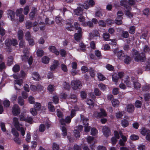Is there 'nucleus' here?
<instances>
[{"instance_id":"obj_1","label":"nucleus","mask_w":150,"mask_h":150,"mask_svg":"<svg viewBox=\"0 0 150 150\" xmlns=\"http://www.w3.org/2000/svg\"><path fill=\"white\" fill-rule=\"evenodd\" d=\"M120 5L124 6L125 14L129 18H131L133 16L132 14L130 12L131 10L130 6H128V2L126 0H121L120 1Z\"/></svg>"},{"instance_id":"obj_2","label":"nucleus","mask_w":150,"mask_h":150,"mask_svg":"<svg viewBox=\"0 0 150 150\" xmlns=\"http://www.w3.org/2000/svg\"><path fill=\"white\" fill-rule=\"evenodd\" d=\"M132 53L136 61L143 62L145 60V57L143 53H142V55L141 56V54L138 52V51L134 49L133 50Z\"/></svg>"},{"instance_id":"obj_3","label":"nucleus","mask_w":150,"mask_h":150,"mask_svg":"<svg viewBox=\"0 0 150 150\" xmlns=\"http://www.w3.org/2000/svg\"><path fill=\"white\" fill-rule=\"evenodd\" d=\"M123 15V13L122 11H119L117 14V17L115 20V22L116 24L120 25L122 23V20L123 18L122 16Z\"/></svg>"},{"instance_id":"obj_4","label":"nucleus","mask_w":150,"mask_h":150,"mask_svg":"<svg viewBox=\"0 0 150 150\" xmlns=\"http://www.w3.org/2000/svg\"><path fill=\"white\" fill-rule=\"evenodd\" d=\"M5 45L7 47H9L12 45L15 46L18 44L17 41L15 39H6L5 40Z\"/></svg>"},{"instance_id":"obj_5","label":"nucleus","mask_w":150,"mask_h":150,"mask_svg":"<svg viewBox=\"0 0 150 150\" xmlns=\"http://www.w3.org/2000/svg\"><path fill=\"white\" fill-rule=\"evenodd\" d=\"M100 112H95L94 114V116L96 118H101L107 116V114L105 111L103 109H100Z\"/></svg>"},{"instance_id":"obj_6","label":"nucleus","mask_w":150,"mask_h":150,"mask_svg":"<svg viewBox=\"0 0 150 150\" xmlns=\"http://www.w3.org/2000/svg\"><path fill=\"white\" fill-rule=\"evenodd\" d=\"M71 85L73 89L76 90L78 87L81 86V81L78 80H74L71 82Z\"/></svg>"},{"instance_id":"obj_7","label":"nucleus","mask_w":150,"mask_h":150,"mask_svg":"<svg viewBox=\"0 0 150 150\" xmlns=\"http://www.w3.org/2000/svg\"><path fill=\"white\" fill-rule=\"evenodd\" d=\"M12 112L14 116L18 115L20 113V110L19 106L17 104H15L12 108Z\"/></svg>"},{"instance_id":"obj_8","label":"nucleus","mask_w":150,"mask_h":150,"mask_svg":"<svg viewBox=\"0 0 150 150\" xmlns=\"http://www.w3.org/2000/svg\"><path fill=\"white\" fill-rule=\"evenodd\" d=\"M122 81H123L127 87H131L132 84L130 81V79L128 76H127L124 79H122Z\"/></svg>"},{"instance_id":"obj_9","label":"nucleus","mask_w":150,"mask_h":150,"mask_svg":"<svg viewBox=\"0 0 150 150\" xmlns=\"http://www.w3.org/2000/svg\"><path fill=\"white\" fill-rule=\"evenodd\" d=\"M72 118L71 117L68 116L66 117L65 119H62L60 120L61 124L62 125H64L66 123H70Z\"/></svg>"},{"instance_id":"obj_10","label":"nucleus","mask_w":150,"mask_h":150,"mask_svg":"<svg viewBox=\"0 0 150 150\" xmlns=\"http://www.w3.org/2000/svg\"><path fill=\"white\" fill-rule=\"evenodd\" d=\"M102 132L103 134L106 137L110 135L111 133L108 128L106 126L103 127Z\"/></svg>"},{"instance_id":"obj_11","label":"nucleus","mask_w":150,"mask_h":150,"mask_svg":"<svg viewBox=\"0 0 150 150\" xmlns=\"http://www.w3.org/2000/svg\"><path fill=\"white\" fill-rule=\"evenodd\" d=\"M7 13L8 15V17L10 18L11 19V21H13L14 20L15 16V12L13 11L9 10H7Z\"/></svg>"},{"instance_id":"obj_12","label":"nucleus","mask_w":150,"mask_h":150,"mask_svg":"<svg viewBox=\"0 0 150 150\" xmlns=\"http://www.w3.org/2000/svg\"><path fill=\"white\" fill-rule=\"evenodd\" d=\"M59 63L58 61L57 60H54L53 63L50 67V69L52 71H54L55 69L57 68L59 66Z\"/></svg>"},{"instance_id":"obj_13","label":"nucleus","mask_w":150,"mask_h":150,"mask_svg":"<svg viewBox=\"0 0 150 150\" xmlns=\"http://www.w3.org/2000/svg\"><path fill=\"white\" fill-rule=\"evenodd\" d=\"M83 13V9L80 7L77 8L74 11V13L76 15L80 16Z\"/></svg>"},{"instance_id":"obj_14","label":"nucleus","mask_w":150,"mask_h":150,"mask_svg":"<svg viewBox=\"0 0 150 150\" xmlns=\"http://www.w3.org/2000/svg\"><path fill=\"white\" fill-rule=\"evenodd\" d=\"M140 132L144 136L150 133V130L144 127L140 129Z\"/></svg>"},{"instance_id":"obj_15","label":"nucleus","mask_w":150,"mask_h":150,"mask_svg":"<svg viewBox=\"0 0 150 150\" xmlns=\"http://www.w3.org/2000/svg\"><path fill=\"white\" fill-rule=\"evenodd\" d=\"M127 110L128 112L129 113L133 112L134 109V108L133 105L129 104L127 105L126 107Z\"/></svg>"},{"instance_id":"obj_16","label":"nucleus","mask_w":150,"mask_h":150,"mask_svg":"<svg viewBox=\"0 0 150 150\" xmlns=\"http://www.w3.org/2000/svg\"><path fill=\"white\" fill-rule=\"evenodd\" d=\"M13 122L16 128H18L20 126H22V125L19 122L18 120L17 117H14L13 119Z\"/></svg>"},{"instance_id":"obj_17","label":"nucleus","mask_w":150,"mask_h":150,"mask_svg":"<svg viewBox=\"0 0 150 150\" xmlns=\"http://www.w3.org/2000/svg\"><path fill=\"white\" fill-rule=\"evenodd\" d=\"M114 53L116 54L117 56L118 59H121L122 57L124 56V53L122 50L119 51L117 52H116L115 51H114Z\"/></svg>"},{"instance_id":"obj_18","label":"nucleus","mask_w":150,"mask_h":150,"mask_svg":"<svg viewBox=\"0 0 150 150\" xmlns=\"http://www.w3.org/2000/svg\"><path fill=\"white\" fill-rule=\"evenodd\" d=\"M87 142L90 144L93 145L95 144L96 142V140L94 138L91 136H88L87 138Z\"/></svg>"},{"instance_id":"obj_19","label":"nucleus","mask_w":150,"mask_h":150,"mask_svg":"<svg viewBox=\"0 0 150 150\" xmlns=\"http://www.w3.org/2000/svg\"><path fill=\"white\" fill-rule=\"evenodd\" d=\"M33 78L34 80L37 81H39L41 79L40 76L38 73L36 72L33 73Z\"/></svg>"},{"instance_id":"obj_20","label":"nucleus","mask_w":150,"mask_h":150,"mask_svg":"<svg viewBox=\"0 0 150 150\" xmlns=\"http://www.w3.org/2000/svg\"><path fill=\"white\" fill-rule=\"evenodd\" d=\"M49 50L54 53L55 54L58 55L59 54V52L57 50L55 47L54 46H50L49 47Z\"/></svg>"},{"instance_id":"obj_21","label":"nucleus","mask_w":150,"mask_h":150,"mask_svg":"<svg viewBox=\"0 0 150 150\" xmlns=\"http://www.w3.org/2000/svg\"><path fill=\"white\" fill-rule=\"evenodd\" d=\"M112 81L114 82L116 84L119 79V77L117 74L114 73L112 76Z\"/></svg>"},{"instance_id":"obj_22","label":"nucleus","mask_w":150,"mask_h":150,"mask_svg":"<svg viewBox=\"0 0 150 150\" xmlns=\"http://www.w3.org/2000/svg\"><path fill=\"white\" fill-rule=\"evenodd\" d=\"M82 32H78L77 33H76L74 35V39L75 40L77 41L80 40L81 38V34Z\"/></svg>"},{"instance_id":"obj_23","label":"nucleus","mask_w":150,"mask_h":150,"mask_svg":"<svg viewBox=\"0 0 150 150\" xmlns=\"http://www.w3.org/2000/svg\"><path fill=\"white\" fill-rule=\"evenodd\" d=\"M124 63L127 64H129L131 60L130 57L127 55L124 56Z\"/></svg>"},{"instance_id":"obj_24","label":"nucleus","mask_w":150,"mask_h":150,"mask_svg":"<svg viewBox=\"0 0 150 150\" xmlns=\"http://www.w3.org/2000/svg\"><path fill=\"white\" fill-rule=\"evenodd\" d=\"M18 37L19 40H22L23 37V31L21 30H19L18 31Z\"/></svg>"},{"instance_id":"obj_25","label":"nucleus","mask_w":150,"mask_h":150,"mask_svg":"<svg viewBox=\"0 0 150 150\" xmlns=\"http://www.w3.org/2000/svg\"><path fill=\"white\" fill-rule=\"evenodd\" d=\"M70 100L72 103H75L77 101V97L75 95H71L70 97Z\"/></svg>"},{"instance_id":"obj_26","label":"nucleus","mask_w":150,"mask_h":150,"mask_svg":"<svg viewBox=\"0 0 150 150\" xmlns=\"http://www.w3.org/2000/svg\"><path fill=\"white\" fill-rule=\"evenodd\" d=\"M24 55L22 56V60L23 61L24 59H28L29 57V53L27 50H24L23 51Z\"/></svg>"},{"instance_id":"obj_27","label":"nucleus","mask_w":150,"mask_h":150,"mask_svg":"<svg viewBox=\"0 0 150 150\" xmlns=\"http://www.w3.org/2000/svg\"><path fill=\"white\" fill-rule=\"evenodd\" d=\"M20 70V66L18 64H15L12 68V70L14 72H18Z\"/></svg>"},{"instance_id":"obj_28","label":"nucleus","mask_w":150,"mask_h":150,"mask_svg":"<svg viewBox=\"0 0 150 150\" xmlns=\"http://www.w3.org/2000/svg\"><path fill=\"white\" fill-rule=\"evenodd\" d=\"M24 100L21 96H19L18 98V103L21 106L24 105Z\"/></svg>"},{"instance_id":"obj_29","label":"nucleus","mask_w":150,"mask_h":150,"mask_svg":"<svg viewBox=\"0 0 150 150\" xmlns=\"http://www.w3.org/2000/svg\"><path fill=\"white\" fill-rule=\"evenodd\" d=\"M16 129L18 131H20L21 134L22 136H23L25 135V132L23 127H21L20 126L18 127V128H17Z\"/></svg>"},{"instance_id":"obj_30","label":"nucleus","mask_w":150,"mask_h":150,"mask_svg":"<svg viewBox=\"0 0 150 150\" xmlns=\"http://www.w3.org/2000/svg\"><path fill=\"white\" fill-rule=\"evenodd\" d=\"M44 54L43 51L41 49H38L36 51V54L38 57H41Z\"/></svg>"},{"instance_id":"obj_31","label":"nucleus","mask_w":150,"mask_h":150,"mask_svg":"<svg viewBox=\"0 0 150 150\" xmlns=\"http://www.w3.org/2000/svg\"><path fill=\"white\" fill-rule=\"evenodd\" d=\"M54 85L50 84L47 87V90L50 93H52L54 91Z\"/></svg>"},{"instance_id":"obj_32","label":"nucleus","mask_w":150,"mask_h":150,"mask_svg":"<svg viewBox=\"0 0 150 150\" xmlns=\"http://www.w3.org/2000/svg\"><path fill=\"white\" fill-rule=\"evenodd\" d=\"M82 25L83 26H88L89 27L91 28L93 27V24L91 22L89 21L86 22H84L82 23Z\"/></svg>"},{"instance_id":"obj_33","label":"nucleus","mask_w":150,"mask_h":150,"mask_svg":"<svg viewBox=\"0 0 150 150\" xmlns=\"http://www.w3.org/2000/svg\"><path fill=\"white\" fill-rule=\"evenodd\" d=\"M11 132L15 137H18L19 136V133L15 128H12L11 129Z\"/></svg>"},{"instance_id":"obj_34","label":"nucleus","mask_w":150,"mask_h":150,"mask_svg":"<svg viewBox=\"0 0 150 150\" xmlns=\"http://www.w3.org/2000/svg\"><path fill=\"white\" fill-rule=\"evenodd\" d=\"M25 27L28 29H30L33 26L32 23L30 21H27L25 24Z\"/></svg>"},{"instance_id":"obj_35","label":"nucleus","mask_w":150,"mask_h":150,"mask_svg":"<svg viewBox=\"0 0 150 150\" xmlns=\"http://www.w3.org/2000/svg\"><path fill=\"white\" fill-rule=\"evenodd\" d=\"M112 105L114 107H115L119 105L120 102L119 100L117 99H113L112 100Z\"/></svg>"},{"instance_id":"obj_36","label":"nucleus","mask_w":150,"mask_h":150,"mask_svg":"<svg viewBox=\"0 0 150 150\" xmlns=\"http://www.w3.org/2000/svg\"><path fill=\"white\" fill-rule=\"evenodd\" d=\"M74 25L75 29L78 30V32L81 33L82 32L81 28L79 27V25L78 23L77 22H75Z\"/></svg>"},{"instance_id":"obj_37","label":"nucleus","mask_w":150,"mask_h":150,"mask_svg":"<svg viewBox=\"0 0 150 150\" xmlns=\"http://www.w3.org/2000/svg\"><path fill=\"white\" fill-rule=\"evenodd\" d=\"M97 77L99 80L103 81L105 79V77L101 73H98L97 74Z\"/></svg>"},{"instance_id":"obj_38","label":"nucleus","mask_w":150,"mask_h":150,"mask_svg":"<svg viewBox=\"0 0 150 150\" xmlns=\"http://www.w3.org/2000/svg\"><path fill=\"white\" fill-rule=\"evenodd\" d=\"M52 149L53 150H59V146L57 143H53L52 144Z\"/></svg>"},{"instance_id":"obj_39","label":"nucleus","mask_w":150,"mask_h":150,"mask_svg":"<svg viewBox=\"0 0 150 150\" xmlns=\"http://www.w3.org/2000/svg\"><path fill=\"white\" fill-rule=\"evenodd\" d=\"M33 121V119L32 117L27 116L26 117L25 122L31 124Z\"/></svg>"},{"instance_id":"obj_40","label":"nucleus","mask_w":150,"mask_h":150,"mask_svg":"<svg viewBox=\"0 0 150 150\" xmlns=\"http://www.w3.org/2000/svg\"><path fill=\"white\" fill-rule=\"evenodd\" d=\"M135 31V28L134 26H131L129 30V33L131 34H134Z\"/></svg>"},{"instance_id":"obj_41","label":"nucleus","mask_w":150,"mask_h":150,"mask_svg":"<svg viewBox=\"0 0 150 150\" xmlns=\"http://www.w3.org/2000/svg\"><path fill=\"white\" fill-rule=\"evenodd\" d=\"M45 129V125L42 124H41L39 127V131L40 132H44Z\"/></svg>"},{"instance_id":"obj_42","label":"nucleus","mask_w":150,"mask_h":150,"mask_svg":"<svg viewBox=\"0 0 150 150\" xmlns=\"http://www.w3.org/2000/svg\"><path fill=\"white\" fill-rule=\"evenodd\" d=\"M13 59L12 57H11L8 58L7 60V64L8 66H10L11 64H13Z\"/></svg>"},{"instance_id":"obj_43","label":"nucleus","mask_w":150,"mask_h":150,"mask_svg":"<svg viewBox=\"0 0 150 150\" xmlns=\"http://www.w3.org/2000/svg\"><path fill=\"white\" fill-rule=\"evenodd\" d=\"M62 132V134L64 136H67V130L66 128L64 127H62L61 129Z\"/></svg>"},{"instance_id":"obj_44","label":"nucleus","mask_w":150,"mask_h":150,"mask_svg":"<svg viewBox=\"0 0 150 150\" xmlns=\"http://www.w3.org/2000/svg\"><path fill=\"white\" fill-rule=\"evenodd\" d=\"M98 86V88L103 91L105 90L106 88L105 85L103 83L99 84Z\"/></svg>"},{"instance_id":"obj_45","label":"nucleus","mask_w":150,"mask_h":150,"mask_svg":"<svg viewBox=\"0 0 150 150\" xmlns=\"http://www.w3.org/2000/svg\"><path fill=\"white\" fill-rule=\"evenodd\" d=\"M38 110L35 109V108H31L30 109V112L33 115H36L37 114Z\"/></svg>"},{"instance_id":"obj_46","label":"nucleus","mask_w":150,"mask_h":150,"mask_svg":"<svg viewBox=\"0 0 150 150\" xmlns=\"http://www.w3.org/2000/svg\"><path fill=\"white\" fill-rule=\"evenodd\" d=\"M0 125L2 131L4 132H5L6 131V128L4 123L3 122H1L0 123Z\"/></svg>"},{"instance_id":"obj_47","label":"nucleus","mask_w":150,"mask_h":150,"mask_svg":"<svg viewBox=\"0 0 150 150\" xmlns=\"http://www.w3.org/2000/svg\"><path fill=\"white\" fill-rule=\"evenodd\" d=\"M61 68L63 71L64 72H66L68 71V69L67 66L64 64H62L61 65Z\"/></svg>"},{"instance_id":"obj_48","label":"nucleus","mask_w":150,"mask_h":150,"mask_svg":"<svg viewBox=\"0 0 150 150\" xmlns=\"http://www.w3.org/2000/svg\"><path fill=\"white\" fill-rule=\"evenodd\" d=\"M3 104L4 107L8 108L10 106V101L7 100H4L3 102Z\"/></svg>"},{"instance_id":"obj_49","label":"nucleus","mask_w":150,"mask_h":150,"mask_svg":"<svg viewBox=\"0 0 150 150\" xmlns=\"http://www.w3.org/2000/svg\"><path fill=\"white\" fill-rule=\"evenodd\" d=\"M86 103L88 105H89V106H91V107L93 106L94 102L91 99H88L86 101Z\"/></svg>"},{"instance_id":"obj_50","label":"nucleus","mask_w":150,"mask_h":150,"mask_svg":"<svg viewBox=\"0 0 150 150\" xmlns=\"http://www.w3.org/2000/svg\"><path fill=\"white\" fill-rule=\"evenodd\" d=\"M81 120L82 121L83 124L84 126L85 125V124L86 123H88V119L86 118H85L83 116H81Z\"/></svg>"},{"instance_id":"obj_51","label":"nucleus","mask_w":150,"mask_h":150,"mask_svg":"<svg viewBox=\"0 0 150 150\" xmlns=\"http://www.w3.org/2000/svg\"><path fill=\"white\" fill-rule=\"evenodd\" d=\"M121 124L122 126L124 127H127L129 125L128 122L125 120H122Z\"/></svg>"},{"instance_id":"obj_52","label":"nucleus","mask_w":150,"mask_h":150,"mask_svg":"<svg viewBox=\"0 0 150 150\" xmlns=\"http://www.w3.org/2000/svg\"><path fill=\"white\" fill-rule=\"evenodd\" d=\"M103 13L101 10H99L97 11L95 13V15L96 16L99 17H100L103 15Z\"/></svg>"},{"instance_id":"obj_53","label":"nucleus","mask_w":150,"mask_h":150,"mask_svg":"<svg viewBox=\"0 0 150 150\" xmlns=\"http://www.w3.org/2000/svg\"><path fill=\"white\" fill-rule=\"evenodd\" d=\"M26 116L24 114H21V115H20L19 116V120L21 121H24L25 120V119L26 118Z\"/></svg>"},{"instance_id":"obj_54","label":"nucleus","mask_w":150,"mask_h":150,"mask_svg":"<svg viewBox=\"0 0 150 150\" xmlns=\"http://www.w3.org/2000/svg\"><path fill=\"white\" fill-rule=\"evenodd\" d=\"M98 133L97 130L95 128H93L91 129V134L92 135H96Z\"/></svg>"},{"instance_id":"obj_55","label":"nucleus","mask_w":150,"mask_h":150,"mask_svg":"<svg viewBox=\"0 0 150 150\" xmlns=\"http://www.w3.org/2000/svg\"><path fill=\"white\" fill-rule=\"evenodd\" d=\"M103 37L105 40H108L109 38L110 35L108 33H104L103 34Z\"/></svg>"},{"instance_id":"obj_56","label":"nucleus","mask_w":150,"mask_h":150,"mask_svg":"<svg viewBox=\"0 0 150 150\" xmlns=\"http://www.w3.org/2000/svg\"><path fill=\"white\" fill-rule=\"evenodd\" d=\"M142 104L141 102L139 100H137L135 102V107L137 108H141Z\"/></svg>"},{"instance_id":"obj_57","label":"nucleus","mask_w":150,"mask_h":150,"mask_svg":"<svg viewBox=\"0 0 150 150\" xmlns=\"http://www.w3.org/2000/svg\"><path fill=\"white\" fill-rule=\"evenodd\" d=\"M74 134L76 138L79 137L80 136V133L79 131L75 129L74 131Z\"/></svg>"},{"instance_id":"obj_58","label":"nucleus","mask_w":150,"mask_h":150,"mask_svg":"<svg viewBox=\"0 0 150 150\" xmlns=\"http://www.w3.org/2000/svg\"><path fill=\"white\" fill-rule=\"evenodd\" d=\"M88 123H86L85 124V125L84 126V131L86 132H88L90 131V127L88 126Z\"/></svg>"},{"instance_id":"obj_59","label":"nucleus","mask_w":150,"mask_h":150,"mask_svg":"<svg viewBox=\"0 0 150 150\" xmlns=\"http://www.w3.org/2000/svg\"><path fill=\"white\" fill-rule=\"evenodd\" d=\"M23 10L22 8H20L17 10L16 11V15L17 16L21 15L20 14L22 13Z\"/></svg>"},{"instance_id":"obj_60","label":"nucleus","mask_w":150,"mask_h":150,"mask_svg":"<svg viewBox=\"0 0 150 150\" xmlns=\"http://www.w3.org/2000/svg\"><path fill=\"white\" fill-rule=\"evenodd\" d=\"M35 11L31 12L29 14V18L30 19H33L35 17Z\"/></svg>"},{"instance_id":"obj_61","label":"nucleus","mask_w":150,"mask_h":150,"mask_svg":"<svg viewBox=\"0 0 150 150\" xmlns=\"http://www.w3.org/2000/svg\"><path fill=\"white\" fill-rule=\"evenodd\" d=\"M123 81H122L119 84V87L122 89H125L126 88V86L123 82Z\"/></svg>"},{"instance_id":"obj_62","label":"nucleus","mask_w":150,"mask_h":150,"mask_svg":"<svg viewBox=\"0 0 150 150\" xmlns=\"http://www.w3.org/2000/svg\"><path fill=\"white\" fill-rule=\"evenodd\" d=\"M139 137L134 134L132 135L130 137V139L131 140H137L139 139Z\"/></svg>"},{"instance_id":"obj_63","label":"nucleus","mask_w":150,"mask_h":150,"mask_svg":"<svg viewBox=\"0 0 150 150\" xmlns=\"http://www.w3.org/2000/svg\"><path fill=\"white\" fill-rule=\"evenodd\" d=\"M134 87L136 89H138L141 87L140 84L137 82L134 83Z\"/></svg>"},{"instance_id":"obj_64","label":"nucleus","mask_w":150,"mask_h":150,"mask_svg":"<svg viewBox=\"0 0 150 150\" xmlns=\"http://www.w3.org/2000/svg\"><path fill=\"white\" fill-rule=\"evenodd\" d=\"M129 34L127 31H123L122 32V36L124 38H127L129 36Z\"/></svg>"}]
</instances>
